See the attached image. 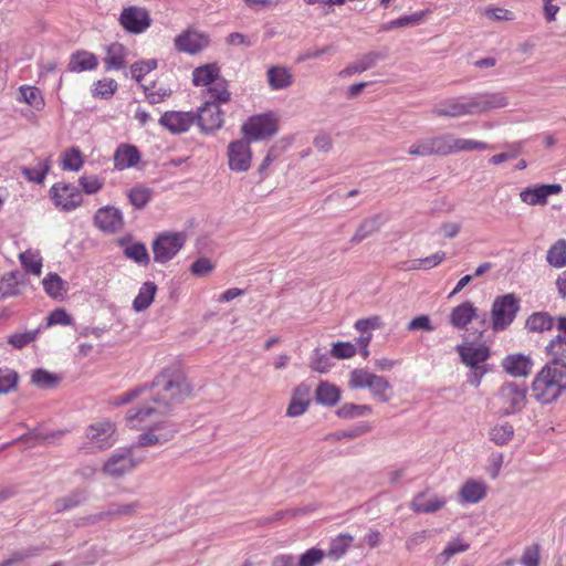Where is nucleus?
<instances>
[{"label":"nucleus","instance_id":"nucleus-1","mask_svg":"<svg viewBox=\"0 0 566 566\" xmlns=\"http://www.w3.org/2000/svg\"><path fill=\"white\" fill-rule=\"evenodd\" d=\"M189 394L190 388L182 367L179 364H171L161 369L150 386L138 387L116 396L112 403L122 406L137 398L148 402L140 408L129 409L126 415L127 424L132 429H142L155 422L137 439L136 446L145 448L166 443L175 437L178 430L176 423L158 418L169 413Z\"/></svg>","mask_w":566,"mask_h":566},{"label":"nucleus","instance_id":"nucleus-2","mask_svg":"<svg viewBox=\"0 0 566 566\" xmlns=\"http://www.w3.org/2000/svg\"><path fill=\"white\" fill-rule=\"evenodd\" d=\"M535 400L546 405L558 399L566 391V364L547 363L532 381Z\"/></svg>","mask_w":566,"mask_h":566},{"label":"nucleus","instance_id":"nucleus-3","mask_svg":"<svg viewBox=\"0 0 566 566\" xmlns=\"http://www.w3.org/2000/svg\"><path fill=\"white\" fill-rule=\"evenodd\" d=\"M348 386L352 389H369L371 396L380 402H388L391 399L389 381L366 368L353 369L349 374Z\"/></svg>","mask_w":566,"mask_h":566},{"label":"nucleus","instance_id":"nucleus-4","mask_svg":"<svg viewBox=\"0 0 566 566\" xmlns=\"http://www.w3.org/2000/svg\"><path fill=\"white\" fill-rule=\"evenodd\" d=\"M348 386L352 389H369L371 396L380 402H388L391 399L389 381L366 368L353 369L349 374Z\"/></svg>","mask_w":566,"mask_h":566},{"label":"nucleus","instance_id":"nucleus-5","mask_svg":"<svg viewBox=\"0 0 566 566\" xmlns=\"http://www.w3.org/2000/svg\"><path fill=\"white\" fill-rule=\"evenodd\" d=\"M526 402V388L515 382H505L495 396V406L502 416H511L522 411Z\"/></svg>","mask_w":566,"mask_h":566},{"label":"nucleus","instance_id":"nucleus-6","mask_svg":"<svg viewBox=\"0 0 566 566\" xmlns=\"http://www.w3.org/2000/svg\"><path fill=\"white\" fill-rule=\"evenodd\" d=\"M186 242V232H160L151 244L154 261L160 264L167 263L179 253Z\"/></svg>","mask_w":566,"mask_h":566},{"label":"nucleus","instance_id":"nucleus-7","mask_svg":"<svg viewBox=\"0 0 566 566\" xmlns=\"http://www.w3.org/2000/svg\"><path fill=\"white\" fill-rule=\"evenodd\" d=\"M116 424L109 419H101L91 423L85 431V444L87 449L104 451L116 441Z\"/></svg>","mask_w":566,"mask_h":566},{"label":"nucleus","instance_id":"nucleus-8","mask_svg":"<svg viewBox=\"0 0 566 566\" xmlns=\"http://www.w3.org/2000/svg\"><path fill=\"white\" fill-rule=\"evenodd\" d=\"M279 129V117L274 113L259 114L249 117L242 125L244 138L255 142L269 138Z\"/></svg>","mask_w":566,"mask_h":566},{"label":"nucleus","instance_id":"nucleus-9","mask_svg":"<svg viewBox=\"0 0 566 566\" xmlns=\"http://www.w3.org/2000/svg\"><path fill=\"white\" fill-rule=\"evenodd\" d=\"M520 310V300L514 294H505L494 300L491 322L494 331H503L512 324Z\"/></svg>","mask_w":566,"mask_h":566},{"label":"nucleus","instance_id":"nucleus-10","mask_svg":"<svg viewBox=\"0 0 566 566\" xmlns=\"http://www.w3.org/2000/svg\"><path fill=\"white\" fill-rule=\"evenodd\" d=\"M134 448L114 452L103 465V472L109 476H122L134 471L142 462L143 458L134 454Z\"/></svg>","mask_w":566,"mask_h":566},{"label":"nucleus","instance_id":"nucleus-11","mask_svg":"<svg viewBox=\"0 0 566 566\" xmlns=\"http://www.w3.org/2000/svg\"><path fill=\"white\" fill-rule=\"evenodd\" d=\"M54 206L62 211H72L83 202L81 190L73 184L56 182L50 189Z\"/></svg>","mask_w":566,"mask_h":566},{"label":"nucleus","instance_id":"nucleus-12","mask_svg":"<svg viewBox=\"0 0 566 566\" xmlns=\"http://www.w3.org/2000/svg\"><path fill=\"white\" fill-rule=\"evenodd\" d=\"M210 44V36L206 32L195 28H187L174 40L175 49L178 52L190 55L197 54Z\"/></svg>","mask_w":566,"mask_h":566},{"label":"nucleus","instance_id":"nucleus-13","mask_svg":"<svg viewBox=\"0 0 566 566\" xmlns=\"http://www.w3.org/2000/svg\"><path fill=\"white\" fill-rule=\"evenodd\" d=\"M118 21L122 28L132 34H140L151 24L149 12L145 8L138 6L124 8Z\"/></svg>","mask_w":566,"mask_h":566},{"label":"nucleus","instance_id":"nucleus-14","mask_svg":"<svg viewBox=\"0 0 566 566\" xmlns=\"http://www.w3.org/2000/svg\"><path fill=\"white\" fill-rule=\"evenodd\" d=\"M448 134H441L416 140L408 154L415 157L448 156Z\"/></svg>","mask_w":566,"mask_h":566},{"label":"nucleus","instance_id":"nucleus-15","mask_svg":"<svg viewBox=\"0 0 566 566\" xmlns=\"http://www.w3.org/2000/svg\"><path fill=\"white\" fill-rule=\"evenodd\" d=\"M248 139H238L229 144L227 156L228 165L232 171H248L252 163V149Z\"/></svg>","mask_w":566,"mask_h":566},{"label":"nucleus","instance_id":"nucleus-16","mask_svg":"<svg viewBox=\"0 0 566 566\" xmlns=\"http://www.w3.org/2000/svg\"><path fill=\"white\" fill-rule=\"evenodd\" d=\"M433 113L439 117H462L475 115L471 96L444 99L434 107Z\"/></svg>","mask_w":566,"mask_h":566},{"label":"nucleus","instance_id":"nucleus-17","mask_svg":"<svg viewBox=\"0 0 566 566\" xmlns=\"http://www.w3.org/2000/svg\"><path fill=\"white\" fill-rule=\"evenodd\" d=\"M196 114L192 112L168 111L160 118L159 124L171 134H181L195 124Z\"/></svg>","mask_w":566,"mask_h":566},{"label":"nucleus","instance_id":"nucleus-18","mask_svg":"<svg viewBox=\"0 0 566 566\" xmlns=\"http://www.w3.org/2000/svg\"><path fill=\"white\" fill-rule=\"evenodd\" d=\"M562 192L559 184L535 185L520 192V199L528 206H545L549 196Z\"/></svg>","mask_w":566,"mask_h":566},{"label":"nucleus","instance_id":"nucleus-19","mask_svg":"<svg viewBox=\"0 0 566 566\" xmlns=\"http://www.w3.org/2000/svg\"><path fill=\"white\" fill-rule=\"evenodd\" d=\"M94 223L103 232L115 233L122 230L124 219L118 209L114 207H103L96 211Z\"/></svg>","mask_w":566,"mask_h":566},{"label":"nucleus","instance_id":"nucleus-20","mask_svg":"<svg viewBox=\"0 0 566 566\" xmlns=\"http://www.w3.org/2000/svg\"><path fill=\"white\" fill-rule=\"evenodd\" d=\"M471 97L475 115L503 108L509 104V99L503 92H483Z\"/></svg>","mask_w":566,"mask_h":566},{"label":"nucleus","instance_id":"nucleus-21","mask_svg":"<svg viewBox=\"0 0 566 566\" xmlns=\"http://www.w3.org/2000/svg\"><path fill=\"white\" fill-rule=\"evenodd\" d=\"M196 120L202 130L218 129L223 124V113L214 102H205L196 115Z\"/></svg>","mask_w":566,"mask_h":566},{"label":"nucleus","instance_id":"nucleus-22","mask_svg":"<svg viewBox=\"0 0 566 566\" xmlns=\"http://www.w3.org/2000/svg\"><path fill=\"white\" fill-rule=\"evenodd\" d=\"M457 352L460 355L461 361L471 368L481 367L480 364L490 357V349L484 344H461L458 345Z\"/></svg>","mask_w":566,"mask_h":566},{"label":"nucleus","instance_id":"nucleus-23","mask_svg":"<svg viewBox=\"0 0 566 566\" xmlns=\"http://www.w3.org/2000/svg\"><path fill=\"white\" fill-rule=\"evenodd\" d=\"M447 504V500L443 496H439L436 493H430L428 490L417 493L411 502L410 509L415 513H434L440 511Z\"/></svg>","mask_w":566,"mask_h":566},{"label":"nucleus","instance_id":"nucleus-24","mask_svg":"<svg viewBox=\"0 0 566 566\" xmlns=\"http://www.w3.org/2000/svg\"><path fill=\"white\" fill-rule=\"evenodd\" d=\"M501 366L512 377H527L532 371L533 361L527 355L511 354L503 358Z\"/></svg>","mask_w":566,"mask_h":566},{"label":"nucleus","instance_id":"nucleus-25","mask_svg":"<svg viewBox=\"0 0 566 566\" xmlns=\"http://www.w3.org/2000/svg\"><path fill=\"white\" fill-rule=\"evenodd\" d=\"M557 328L565 336H557L546 346V354L551 357L548 363L566 364V317L557 318Z\"/></svg>","mask_w":566,"mask_h":566},{"label":"nucleus","instance_id":"nucleus-26","mask_svg":"<svg viewBox=\"0 0 566 566\" xmlns=\"http://www.w3.org/2000/svg\"><path fill=\"white\" fill-rule=\"evenodd\" d=\"M113 161L114 168L122 171L137 166L140 161V153L134 145L120 144L114 153Z\"/></svg>","mask_w":566,"mask_h":566},{"label":"nucleus","instance_id":"nucleus-27","mask_svg":"<svg viewBox=\"0 0 566 566\" xmlns=\"http://www.w3.org/2000/svg\"><path fill=\"white\" fill-rule=\"evenodd\" d=\"M476 316V306L472 302L465 301L452 308L449 323L458 329H464Z\"/></svg>","mask_w":566,"mask_h":566},{"label":"nucleus","instance_id":"nucleus-28","mask_svg":"<svg viewBox=\"0 0 566 566\" xmlns=\"http://www.w3.org/2000/svg\"><path fill=\"white\" fill-rule=\"evenodd\" d=\"M128 49L119 43L113 42L105 48L104 64L105 70H122L127 64Z\"/></svg>","mask_w":566,"mask_h":566},{"label":"nucleus","instance_id":"nucleus-29","mask_svg":"<svg viewBox=\"0 0 566 566\" xmlns=\"http://www.w3.org/2000/svg\"><path fill=\"white\" fill-rule=\"evenodd\" d=\"M310 392L311 389L305 384H300L294 388L292 399L286 409L289 417H298L306 412L311 402Z\"/></svg>","mask_w":566,"mask_h":566},{"label":"nucleus","instance_id":"nucleus-30","mask_svg":"<svg viewBox=\"0 0 566 566\" xmlns=\"http://www.w3.org/2000/svg\"><path fill=\"white\" fill-rule=\"evenodd\" d=\"M98 66L97 56L88 51L78 50L74 52L69 62V71L71 72H84V71H93Z\"/></svg>","mask_w":566,"mask_h":566},{"label":"nucleus","instance_id":"nucleus-31","mask_svg":"<svg viewBox=\"0 0 566 566\" xmlns=\"http://www.w3.org/2000/svg\"><path fill=\"white\" fill-rule=\"evenodd\" d=\"M448 155L462 153V151H481L490 148L489 144L470 138L455 137L452 134H448Z\"/></svg>","mask_w":566,"mask_h":566},{"label":"nucleus","instance_id":"nucleus-32","mask_svg":"<svg viewBox=\"0 0 566 566\" xmlns=\"http://www.w3.org/2000/svg\"><path fill=\"white\" fill-rule=\"evenodd\" d=\"M220 77L221 71L217 63L200 65L192 72V83L195 86L208 87Z\"/></svg>","mask_w":566,"mask_h":566},{"label":"nucleus","instance_id":"nucleus-33","mask_svg":"<svg viewBox=\"0 0 566 566\" xmlns=\"http://www.w3.org/2000/svg\"><path fill=\"white\" fill-rule=\"evenodd\" d=\"M18 102L24 103L35 111H42L45 106V101L42 92L32 85H21L19 87Z\"/></svg>","mask_w":566,"mask_h":566},{"label":"nucleus","instance_id":"nucleus-34","mask_svg":"<svg viewBox=\"0 0 566 566\" xmlns=\"http://www.w3.org/2000/svg\"><path fill=\"white\" fill-rule=\"evenodd\" d=\"M266 76L270 87L274 91L286 88L293 83L292 73L283 66H271Z\"/></svg>","mask_w":566,"mask_h":566},{"label":"nucleus","instance_id":"nucleus-35","mask_svg":"<svg viewBox=\"0 0 566 566\" xmlns=\"http://www.w3.org/2000/svg\"><path fill=\"white\" fill-rule=\"evenodd\" d=\"M486 495V485L483 482L469 480L467 481L461 490L460 496L464 502L478 503Z\"/></svg>","mask_w":566,"mask_h":566},{"label":"nucleus","instance_id":"nucleus-36","mask_svg":"<svg viewBox=\"0 0 566 566\" xmlns=\"http://www.w3.org/2000/svg\"><path fill=\"white\" fill-rule=\"evenodd\" d=\"M514 438V428L507 422H496L490 427L489 439L496 446H505Z\"/></svg>","mask_w":566,"mask_h":566},{"label":"nucleus","instance_id":"nucleus-37","mask_svg":"<svg viewBox=\"0 0 566 566\" xmlns=\"http://www.w3.org/2000/svg\"><path fill=\"white\" fill-rule=\"evenodd\" d=\"M60 165L65 171H80L84 165V156L77 147L67 148L60 156Z\"/></svg>","mask_w":566,"mask_h":566},{"label":"nucleus","instance_id":"nucleus-38","mask_svg":"<svg viewBox=\"0 0 566 566\" xmlns=\"http://www.w3.org/2000/svg\"><path fill=\"white\" fill-rule=\"evenodd\" d=\"M317 402L325 406H335L340 400V390L337 386L321 381L315 390Z\"/></svg>","mask_w":566,"mask_h":566},{"label":"nucleus","instance_id":"nucleus-39","mask_svg":"<svg viewBox=\"0 0 566 566\" xmlns=\"http://www.w3.org/2000/svg\"><path fill=\"white\" fill-rule=\"evenodd\" d=\"M20 263L27 273L39 276L42 273V256L38 250L29 249L19 255Z\"/></svg>","mask_w":566,"mask_h":566},{"label":"nucleus","instance_id":"nucleus-40","mask_svg":"<svg viewBox=\"0 0 566 566\" xmlns=\"http://www.w3.org/2000/svg\"><path fill=\"white\" fill-rule=\"evenodd\" d=\"M156 292L157 286L154 282H145L133 302V308L136 312H142L148 308L154 301Z\"/></svg>","mask_w":566,"mask_h":566},{"label":"nucleus","instance_id":"nucleus-41","mask_svg":"<svg viewBox=\"0 0 566 566\" xmlns=\"http://www.w3.org/2000/svg\"><path fill=\"white\" fill-rule=\"evenodd\" d=\"M207 94L210 96L206 102H214L217 105L228 103L231 99V93L228 88V81L223 77L218 78L207 87Z\"/></svg>","mask_w":566,"mask_h":566},{"label":"nucleus","instance_id":"nucleus-42","mask_svg":"<svg viewBox=\"0 0 566 566\" xmlns=\"http://www.w3.org/2000/svg\"><path fill=\"white\" fill-rule=\"evenodd\" d=\"M118 90V83L109 77L95 81L91 86V93L96 98L111 99Z\"/></svg>","mask_w":566,"mask_h":566},{"label":"nucleus","instance_id":"nucleus-43","mask_svg":"<svg viewBox=\"0 0 566 566\" xmlns=\"http://www.w3.org/2000/svg\"><path fill=\"white\" fill-rule=\"evenodd\" d=\"M61 381V377L56 374L50 373L46 369L39 368L32 371L31 382L32 385L41 389L55 388Z\"/></svg>","mask_w":566,"mask_h":566},{"label":"nucleus","instance_id":"nucleus-44","mask_svg":"<svg viewBox=\"0 0 566 566\" xmlns=\"http://www.w3.org/2000/svg\"><path fill=\"white\" fill-rule=\"evenodd\" d=\"M378 55L376 53H368L355 61L354 63L347 65L344 70L339 72V76H350L356 73H361L368 69H370L377 61Z\"/></svg>","mask_w":566,"mask_h":566},{"label":"nucleus","instance_id":"nucleus-45","mask_svg":"<svg viewBox=\"0 0 566 566\" xmlns=\"http://www.w3.org/2000/svg\"><path fill=\"white\" fill-rule=\"evenodd\" d=\"M45 293L52 298H61L65 293L64 281L56 273H50L42 280Z\"/></svg>","mask_w":566,"mask_h":566},{"label":"nucleus","instance_id":"nucleus-46","mask_svg":"<svg viewBox=\"0 0 566 566\" xmlns=\"http://www.w3.org/2000/svg\"><path fill=\"white\" fill-rule=\"evenodd\" d=\"M124 254L127 259L143 265H147L150 261L147 248L142 242H132L124 248Z\"/></svg>","mask_w":566,"mask_h":566},{"label":"nucleus","instance_id":"nucleus-47","mask_svg":"<svg viewBox=\"0 0 566 566\" xmlns=\"http://www.w3.org/2000/svg\"><path fill=\"white\" fill-rule=\"evenodd\" d=\"M547 262L555 268L566 265V240L556 241L547 251Z\"/></svg>","mask_w":566,"mask_h":566},{"label":"nucleus","instance_id":"nucleus-48","mask_svg":"<svg viewBox=\"0 0 566 566\" xmlns=\"http://www.w3.org/2000/svg\"><path fill=\"white\" fill-rule=\"evenodd\" d=\"M51 169V160L49 158L41 160L34 168L23 167L22 174L30 181L42 184Z\"/></svg>","mask_w":566,"mask_h":566},{"label":"nucleus","instance_id":"nucleus-49","mask_svg":"<svg viewBox=\"0 0 566 566\" xmlns=\"http://www.w3.org/2000/svg\"><path fill=\"white\" fill-rule=\"evenodd\" d=\"M353 541H354V537L352 535L339 534L334 539H332L327 555L335 559L340 558L342 556H344L346 554V552L349 548V546L352 545Z\"/></svg>","mask_w":566,"mask_h":566},{"label":"nucleus","instance_id":"nucleus-50","mask_svg":"<svg viewBox=\"0 0 566 566\" xmlns=\"http://www.w3.org/2000/svg\"><path fill=\"white\" fill-rule=\"evenodd\" d=\"M371 411H373V409L368 405H355V403L347 402V403L342 405L337 409L336 415L339 418L353 419V418H358V417L370 415Z\"/></svg>","mask_w":566,"mask_h":566},{"label":"nucleus","instance_id":"nucleus-51","mask_svg":"<svg viewBox=\"0 0 566 566\" xmlns=\"http://www.w3.org/2000/svg\"><path fill=\"white\" fill-rule=\"evenodd\" d=\"M554 325V319L547 313H534L532 314L527 321L526 326L532 332H544L552 329Z\"/></svg>","mask_w":566,"mask_h":566},{"label":"nucleus","instance_id":"nucleus-52","mask_svg":"<svg viewBox=\"0 0 566 566\" xmlns=\"http://www.w3.org/2000/svg\"><path fill=\"white\" fill-rule=\"evenodd\" d=\"M19 375L11 368H0V395L14 391L18 387Z\"/></svg>","mask_w":566,"mask_h":566},{"label":"nucleus","instance_id":"nucleus-53","mask_svg":"<svg viewBox=\"0 0 566 566\" xmlns=\"http://www.w3.org/2000/svg\"><path fill=\"white\" fill-rule=\"evenodd\" d=\"M156 67L157 61L155 59L142 60L132 64L130 73L136 82L142 83L144 77L151 71L156 70Z\"/></svg>","mask_w":566,"mask_h":566},{"label":"nucleus","instance_id":"nucleus-54","mask_svg":"<svg viewBox=\"0 0 566 566\" xmlns=\"http://www.w3.org/2000/svg\"><path fill=\"white\" fill-rule=\"evenodd\" d=\"M144 93L150 104H159L171 95V90L165 86H159L154 83L151 85H144Z\"/></svg>","mask_w":566,"mask_h":566},{"label":"nucleus","instance_id":"nucleus-55","mask_svg":"<svg viewBox=\"0 0 566 566\" xmlns=\"http://www.w3.org/2000/svg\"><path fill=\"white\" fill-rule=\"evenodd\" d=\"M40 334V328L33 329V331H27L22 333H14L9 336L8 343L17 348L22 349L23 347L28 346L32 342H34Z\"/></svg>","mask_w":566,"mask_h":566},{"label":"nucleus","instance_id":"nucleus-56","mask_svg":"<svg viewBox=\"0 0 566 566\" xmlns=\"http://www.w3.org/2000/svg\"><path fill=\"white\" fill-rule=\"evenodd\" d=\"M151 198V190L146 187H135L129 190L128 199L136 209L144 208Z\"/></svg>","mask_w":566,"mask_h":566},{"label":"nucleus","instance_id":"nucleus-57","mask_svg":"<svg viewBox=\"0 0 566 566\" xmlns=\"http://www.w3.org/2000/svg\"><path fill=\"white\" fill-rule=\"evenodd\" d=\"M78 184L83 192L94 195L104 187V178H101L97 175H83L78 178Z\"/></svg>","mask_w":566,"mask_h":566},{"label":"nucleus","instance_id":"nucleus-58","mask_svg":"<svg viewBox=\"0 0 566 566\" xmlns=\"http://www.w3.org/2000/svg\"><path fill=\"white\" fill-rule=\"evenodd\" d=\"M379 228L378 219H369L364 221L356 230L354 235L350 239L352 243H359L366 238H368L370 234L376 232Z\"/></svg>","mask_w":566,"mask_h":566},{"label":"nucleus","instance_id":"nucleus-59","mask_svg":"<svg viewBox=\"0 0 566 566\" xmlns=\"http://www.w3.org/2000/svg\"><path fill=\"white\" fill-rule=\"evenodd\" d=\"M356 347L348 342H337L333 344L331 354L338 359H348L356 355Z\"/></svg>","mask_w":566,"mask_h":566},{"label":"nucleus","instance_id":"nucleus-60","mask_svg":"<svg viewBox=\"0 0 566 566\" xmlns=\"http://www.w3.org/2000/svg\"><path fill=\"white\" fill-rule=\"evenodd\" d=\"M470 548V544L463 541L462 538H455L450 541L446 547L443 548L441 556L446 559L453 557L454 555L467 552Z\"/></svg>","mask_w":566,"mask_h":566},{"label":"nucleus","instance_id":"nucleus-61","mask_svg":"<svg viewBox=\"0 0 566 566\" xmlns=\"http://www.w3.org/2000/svg\"><path fill=\"white\" fill-rule=\"evenodd\" d=\"M522 153V143H515L510 146V150L501 154L493 155L489 163L491 165L497 166L504 161L515 159Z\"/></svg>","mask_w":566,"mask_h":566},{"label":"nucleus","instance_id":"nucleus-62","mask_svg":"<svg viewBox=\"0 0 566 566\" xmlns=\"http://www.w3.org/2000/svg\"><path fill=\"white\" fill-rule=\"evenodd\" d=\"M17 273H10L2 279L1 291L3 296H15L20 294V281Z\"/></svg>","mask_w":566,"mask_h":566},{"label":"nucleus","instance_id":"nucleus-63","mask_svg":"<svg viewBox=\"0 0 566 566\" xmlns=\"http://www.w3.org/2000/svg\"><path fill=\"white\" fill-rule=\"evenodd\" d=\"M325 553L321 548L313 547L301 555L298 566H316L324 559Z\"/></svg>","mask_w":566,"mask_h":566},{"label":"nucleus","instance_id":"nucleus-64","mask_svg":"<svg viewBox=\"0 0 566 566\" xmlns=\"http://www.w3.org/2000/svg\"><path fill=\"white\" fill-rule=\"evenodd\" d=\"M541 562V547L534 544L524 549L521 563L523 566H538Z\"/></svg>","mask_w":566,"mask_h":566}]
</instances>
